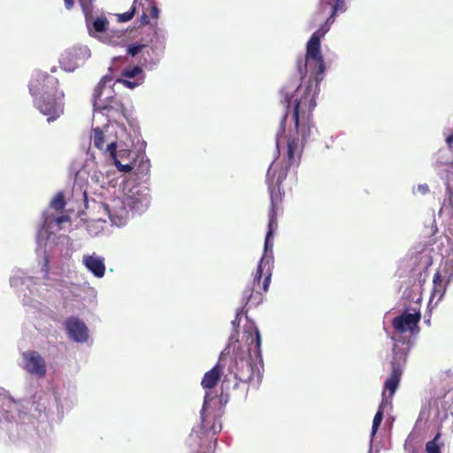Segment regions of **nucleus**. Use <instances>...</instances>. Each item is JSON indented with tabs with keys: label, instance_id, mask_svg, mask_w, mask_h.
<instances>
[{
	"label": "nucleus",
	"instance_id": "nucleus-12",
	"mask_svg": "<svg viewBox=\"0 0 453 453\" xmlns=\"http://www.w3.org/2000/svg\"><path fill=\"white\" fill-rule=\"evenodd\" d=\"M99 209L108 216L113 224L118 226L124 224L127 216V211L122 205L119 206V211H115V206L102 203L99 204Z\"/></svg>",
	"mask_w": 453,
	"mask_h": 453
},
{
	"label": "nucleus",
	"instance_id": "nucleus-43",
	"mask_svg": "<svg viewBox=\"0 0 453 453\" xmlns=\"http://www.w3.org/2000/svg\"><path fill=\"white\" fill-rule=\"evenodd\" d=\"M114 203H121V202H120V201H114Z\"/></svg>",
	"mask_w": 453,
	"mask_h": 453
},
{
	"label": "nucleus",
	"instance_id": "nucleus-32",
	"mask_svg": "<svg viewBox=\"0 0 453 453\" xmlns=\"http://www.w3.org/2000/svg\"><path fill=\"white\" fill-rule=\"evenodd\" d=\"M118 82H120V83L124 84L126 87H127L129 88H134V87L137 86V83L132 82L130 81L124 80V79L118 80Z\"/></svg>",
	"mask_w": 453,
	"mask_h": 453
},
{
	"label": "nucleus",
	"instance_id": "nucleus-35",
	"mask_svg": "<svg viewBox=\"0 0 453 453\" xmlns=\"http://www.w3.org/2000/svg\"><path fill=\"white\" fill-rule=\"evenodd\" d=\"M449 394H452L451 401L449 403L448 409L450 411L451 415L453 416V388L451 392H449Z\"/></svg>",
	"mask_w": 453,
	"mask_h": 453
},
{
	"label": "nucleus",
	"instance_id": "nucleus-40",
	"mask_svg": "<svg viewBox=\"0 0 453 453\" xmlns=\"http://www.w3.org/2000/svg\"><path fill=\"white\" fill-rule=\"evenodd\" d=\"M98 107H99V108H101V109H106V108H107V106H106V105H102V106H99V105H98Z\"/></svg>",
	"mask_w": 453,
	"mask_h": 453
},
{
	"label": "nucleus",
	"instance_id": "nucleus-8",
	"mask_svg": "<svg viewBox=\"0 0 453 453\" xmlns=\"http://www.w3.org/2000/svg\"><path fill=\"white\" fill-rule=\"evenodd\" d=\"M406 309L401 315L392 320V326L399 333L418 334L419 332L418 323L421 319L419 309L413 308L412 312Z\"/></svg>",
	"mask_w": 453,
	"mask_h": 453
},
{
	"label": "nucleus",
	"instance_id": "nucleus-9",
	"mask_svg": "<svg viewBox=\"0 0 453 453\" xmlns=\"http://www.w3.org/2000/svg\"><path fill=\"white\" fill-rule=\"evenodd\" d=\"M66 330L70 338L77 342H85L88 338V327L81 319L76 317L67 319L65 322Z\"/></svg>",
	"mask_w": 453,
	"mask_h": 453
},
{
	"label": "nucleus",
	"instance_id": "nucleus-28",
	"mask_svg": "<svg viewBox=\"0 0 453 453\" xmlns=\"http://www.w3.org/2000/svg\"><path fill=\"white\" fill-rule=\"evenodd\" d=\"M104 88V86H103L101 83H98L97 86L94 89L93 97H94V105L95 106L98 105L97 100L101 96Z\"/></svg>",
	"mask_w": 453,
	"mask_h": 453
},
{
	"label": "nucleus",
	"instance_id": "nucleus-20",
	"mask_svg": "<svg viewBox=\"0 0 453 453\" xmlns=\"http://www.w3.org/2000/svg\"><path fill=\"white\" fill-rule=\"evenodd\" d=\"M91 139L96 148L99 150H104V134L99 127L93 129Z\"/></svg>",
	"mask_w": 453,
	"mask_h": 453
},
{
	"label": "nucleus",
	"instance_id": "nucleus-13",
	"mask_svg": "<svg viewBox=\"0 0 453 453\" xmlns=\"http://www.w3.org/2000/svg\"><path fill=\"white\" fill-rule=\"evenodd\" d=\"M138 0H134V4L137 3ZM145 2L142 4V13L140 18L141 25H148L150 23V18L154 19L156 22L159 18V9L157 7L155 0H144Z\"/></svg>",
	"mask_w": 453,
	"mask_h": 453
},
{
	"label": "nucleus",
	"instance_id": "nucleus-18",
	"mask_svg": "<svg viewBox=\"0 0 453 453\" xmlns=\"http://www.w3.org/2000/svg\"><path fill=\"white\" fill-rule=\"evenodd\" d=\"M200 415H201V424H202V428L204 430V431H211L213 434H216L218 433H219L221 431V424L219 423L217 424L215 421L213 422V424L211 425V426H208L207 423H206V417H205V409H204V406L203 407V409L201 410V412H200Z\"/></svg>",
	"mask_w": 453,
	"mask_h": 453
},
{
	"label": "nucleus",
	"instance_id": "nucleus-24",
	"mask_svg": "<svg viewBox=\"0 0 453 453\" xmlns=\"http://www.w3.org/2000/svg\"><path fill=\"white\" fill-rule=\"evenodd\" d=\"M142 70L140 66L135 65L132 67H127L123 70L122 75L126 78H134L138 74L142 73Z\"/></svg>",
	"mask_w": 453,
	"mask_h": 453
},
{
	"label": "nucleus",
	"instance_id": "nucleus-36",
	"mask_svg": "<svg viewBox=\"0 0 453 453\" xmlns=\"http://www.w3.org/2000/svg\"><path fill=\"white\" fill-rule=\"evenodd\" d=\"M49 264H50L49 257H48V256H45V257H44V271L46 273L49 272Z\"/></svg>",
	"mask_w": 453,
	"mask_h": 453
},
{
	"label": "nucleus",
	"instance_id": "nucleus-4",
	"mask_svg": "<svg viewBox=\"0 0 453 453\" xmlns=\"http://www.w3.org/2000/svg\"><path fill=\"white\" fill-rule=\"evenodd\" d=\"M403 347H399L397 344L394 345L393 348V357L391 360V374L386 380L384 384V389L389 391L390 396H393L395 393L403 374V366L406 363L407 356L409 352V346L406 343Z\"/></svg>",
	"mask_w": 453,
	"mask_h": 453
},
{
	"label": "nucleus",
	"instance_id": "nucleus-30",
	"mask_svg": "<svg viewBox=\"0 0 453 453\" xmlns=\"http://www.w3.org/2000/svg\"><path fill=\"white\" fill-rule=\"evenodd\" d=\"M114 164L117 166L118 170L123 173H129L133 169V166H131L130 165H122L118 159L114 160Z\"/></svg>",
	"mask_w": 453,
	"mask_h": 453
},
{
	"label": "nucleus",
	"instance_id": "nucleus-42",
	"mask_svg": "<svg viewBox=\"0 0 453 453\" xmlns=\"http://www.w3.org/2000/svg\"><path fill=\"white\" fill-rule=\"evenodd\" d=\"M441 164H447L448 162L447 161H441Z\"/></svg>",
	"mask_w": 453,
	"mask_h": 453
},
{
	"label": "nucleus",
	"instance_id": "nucleus-29",
	"mask_svg": "<svg viewBox=\"0 0 453 453\" xmlns=\"http://www.w3.org/2000/svg\"><path fill=\"white\" fill-rule=\"evenodd\" d=\"M105 150L110 154L113 160L117 159V143L115 142H111V143H109Z\"/></svg>",
	"mask_w": 453,
	"mask_h": 453
},
{
	"label": "nucleus",
	"instance_id": "nucleus-34",
	"mask_svg": "<svg viewBox=\"0 0 453 453\" xmlns=\"http://www.w3.org/2000/svg\"><path fill=\"white\" fill-rule=\"evenodd\" d=\"M111 80V78L110 76L105 75V76H104V77L101 79V81H100V82H99V83H101L103 86H105V84H106L108 81H110Z\"/></svg>",
	"mask_w": 453,
	"mask_h": 453
},
{
	"label": "nucleus",
	"instance_id": "nucleus-15",
	"mask_svg": "<svg viewBox=\"0 0 453 453\" xmlns=\"http://www.w3.org/2000/svg\"><path fill=\"white\" fill-rule=\"evenodd\" d=\"M222 372L223 367L219 365V363H217L210 371L205 372L201 382L203 388L205 389L213 388L219 381Z\"/></svg>",
	"mask_w": 453,
	"mask_h": 453
},
{
	"label": "nucleus",
	"instance_id": "nucleus-17",
	"mask_svg": "<svg viewBox=\"0 0 453 453\" xmlns=\"http://www.w3.org/2000/svg\"><path fill=\"white\" fill-rule=\"evenodd\" d=\"M440 212H445L448 215L453 214V188L449 180L446 181V196L440 209Z\"/></svg>",
	"mask_w": 453,
	"mask_h": 453
},
{
	"label": "nucleus",
	"instance_id": "nucleus-1",
	"mask_svg": "<svg viewBox=\"0 0 453 453\" xmlns=\"http://www.w3.org/2000/svg\"><path fill=\"white\" fill-rule=\"evenodd\" d=\"M342 1L337 0L335 4H331L327 0L326 2L320 0L319 10L312 18L314 25L320 22L323 24L308 41L305 57L299 58L296 62L301 79H303L309 72L311 73L307 85L297 86L296 83H288L280 89V102L286 108L280 122V133L285 132L286 120L290 113L295 122V131L290 132L288 136L287 153L284 157L285 165L281 166L273 162L267 170L266 183L271 202L268 226H278L277 212L285 195L280 186L289 169L299 165L304 144L310 136L311 118L316 106V95L326 69L320 50V40L329 31L336 15L346 11V8L342 7Z\"/></svg>",
	"mask_w": 453,
	"mask_h": 453
},
{
	"label": "nucleus",
	"instance_id": "nucleus-41",
	"mask_svg": "<svg viewBox=\"0 0 453 453\" xmlns=\"http://www.w3.org/2000/svg\"><path fill=\"white\" fill-rule=\"evenodd\" d=\"M279 143H280V142H279V139H278L277 142H276L277 148H279Z\"/></svg>",
	"mask_w": 453,
	"mask_h": 453
},
{
	"label": "nucleus",
	"instance_id": "nucleus-5",
	"mask_svg": "<svg viewBox=\"0 0 453 453\" xmlns=\"http://www.w3.org/2000/svg\"><path fill=\"white\" fill-rule=\"evenodd\" d=\"M64 92H57L35 97L34 104L42 114L47 116V121L50 123L64 114Z\"/></svg>",
	"mask_w": 453,
	"mask_h": 453
},
{
	"label": "nucleus",
	"instance_id": "nucleus-16",
	"mask_svg": "<svg viewBox=\"0 0 453 453\" xmlns=\"http://www.w3.org/2000/svg\"><path fill=\"white\" fill-rule=\"evenodd\" d=\"M447 284L443 283L442 277L440 272H436L433 277V291L431 297L433 299L436 298L437 301H440L446 291Z\"/></svg>",
	"mask_w": 453,
	"mask_h": 453
},
{
	"label": "nucleus",
	"instance_id": "nucleus-39",
	"mask_svg": "<svg viewBox=\"0 0 453 453\" xmlns=\"http://www.w3.org/2000/svg\"><path fill=\"white\" fill-rule=\"evenodd\" d=\"M56 71H57V67H55V66H54V67H52V68H51V72H52V73H54V72H56Z\"/></svg>",
	"mask_w": 453,
	"mask_h": 453
},
{
	"label": "nucleus",
	"instance_id": "nucleus-25",
	"mask_svg": "<svg viewBox=\"0 0 453 453\" xmlns=\"http://www.w3.org/2000/svg\"><path fill=\"white\" fill-rule=\"evenodd\" d=\"M79 2L81 5L82 11L86 17V19L88 20V17L91 16L92 12H93L92 1L91 0H79Z\"/></svg>",
	"mask_w": 453,
	"mask_h": 453
},
{
	"label": "nucleus",
	"instance_id": "nucleus-7",
	"mask_svg": "<svg viewBox=\"0 0 453 453\" xmlns=\"http://www.w3.org/2000/svg\"><path fill=\"white\" fill-rule=\"evenodd\" d=\"M22 368L29 375L43 379L47 374V364L43 357L36 350H27L21 354Z\"/></svg>",
	"mask_w": 453,
	"mask_h": 453
},
{
	"label": "nucleus",
	"instance_id": "nucleus-38",
	"mask_svg": "<svg viewBox=\"0 0 453 453\" xmlns=\"http://www.w3.org/2000/svg\"><path fill=\"white\" fill-rule=\"evenodd\" d=\"M67 219L66 217H58L57 218L56 221L58 223V224H61L62 222L65 221Z\"/></svg>",
	"mask_w": 453,
	"mask_h": 453
},
{
	"label": "nucleus",
	"instance_id": "nucleus-27",
	"mask_svg": "<svg viewBox=\"0 0 453 453\" xmlns=\"http://www.w3.org/2000/svg\"><path fill=\"white\" fill-rule=\"evenodd\" d=\"M145 45L143 44H134V45H130L128 48H127V53L130 54L132 57H134L136 56L141 50L142 48H144Z\"/></svg>",
	"mask_w": 453,
	"mask_h": 453
},
{
	"label": "nucleus",
	"instance_id": "nucleus-26",
	"mask_svg": "<svg viewBox=\"0 0 453 453\" xmlns=\"http://www.w3.org/2000/svg\"><path fill=\"white\" fill-rule=\"evenodd\" d=\"M135 12H136V7L134 5H133L128 12H124L122 14H119V20L120 22H127V21L131 20L134 18Z\"/></svg>",
	"mask_w": 453,
	"mask_h": 453
},
{
	"label": "nucleus",
	"instance_id": "nucleus-21",
	"mask_svg": "<svg viewBox=\"0 0 453 453\" xmlns=\"http://www.w3.org/2000/svg\"><path fill=\"white\" fill-rule=\"evenodd\" d=\"M441 438V434L438 433L433 440L429 441L426 444V453H441V446L439 444V440Z\"/></svg>",
	"mask_w": 453,
	"mask_h": 453
},
{
	"label": "nucleus",
	"instance_id": "nucleus-23",
	"mask_svg": "<svg viewBox=\"0 0 453 453\" xmlns=\"http://www.w3.org/2000/svg\"><path fill=\"white\" fill-rule=\"evenodd\" d=\"M108 25L109 21L105 17L96 19L92 24L94 30L98 33L106 31Z\"/></svg>",
	"mask_w": 453,
	"mask_h": 453
},
{
	"label": "nucleus",
	"instance_id": "nucleus-37",
	"mask_svg": "<svg viewBox=\"0 0 453 453\" xmlns=\"http://www.w3.org/2000/svg\"><path fill=\"white\" fill-rule=\"evenodd\" d=\"M323 1H324V2H326V0H323ZM327 1H328L331 4H335V3L337 2V0H327ZM342 7H343V8H346V5H345V2H346V0H342Z\"/></svg>",
	"mask_w": 453,
	"mask_h": 453
},
{
	"label": "nucleus",
	"instance_id": "nucleus-22",
	"mask_svg": "<svg viewBox=\"0 0 453 453\" xmlns=\"http://www.w3.org/2000/svg\"><path fill=\"white\" fill-rule=\"evenodd\" d=\"M65 199L63 193H58L56 196L53 198V200L50 203V205L53 209H55L58 211H61L64 210L65 206Z\"/></svg>",
	"mask_w": 453,
	"mask_h": 453
},
{
	"label": "nucleus",
	"instance_id": "nucleus-33",
	"mask_svg": "<svg viewBox=\"0 0 453 453\" xmlns=\"http://www.w3.org/2000/svg\"><path fill=\"white\" fill-rule=\"evenodd\" d=\"M64 2L67 10H71L74 6V0H64Z\"/></svg>",
	"mask_w": 453,
	"mask_h": 453
},
{
	"label": "nucleus",
	"instance_id": "nucleus-10",
	"mask_svg": "<svg viewBox=\"0 0 453 453\" xmlns=\"http://www.w3.org/2000/svg\"><path fill=\"white\" fill-rule=\"evenodd\" d=\"M81 49L71 48L62 54L60 65L64 70L68 72L74 71L80 65Z\"/></svg>",
	"mask_w": 453,
	"mask_h": 453
},
{
	"label": "nucleus",
	"instance_id": "nucleus-31",
	"mask_svg": "<svg viewBox=\"0 0 453 453\" xmlns=\"http://www.w3.org/2000/svg\"><path fill=\"white\" fill-rule=\"evenodd\" d=\"M417 191L422 195H426L429 192V187L427 184H419L417 187Z\"/></svg>",
	"mask_w": 453,
	"mask_h": 453
},
{
	"label": "nucleus",
	"instance_id": "nucleus-14",
	"mask_svg": "<svg viewBox=\"0 0 453 453\" xmlns=\"http://www.w3.org/2000/svg\"><path fill=\"white\" fill-rule=\"evenodd\" d=\"M51 396L46 392H36L33 396L32 408L40 417L42 414H46L50 409Z\"/></svg>",
	"mask_w": 453,
	"mask_h": 453
},
{
	"label": "nucleus",
	"instance_id": "nucleus-6",
	"mask_svg": "<svg viewBox=\"0 0 453 453\" xmlns=\"http://www.w3.org/2000/svg\"><path fill=\"white\" fill-rule=\"evenodd\" d=\"M58 79L43 72H36L29 83V91L34 97L63 92L58 89Z\"/></svg>",
	"mask_w": 453,
	"mask_h": 453
},
{
	"label": "nucleus",
	"instance_id": "nucleus-19",
	"mask_svg": "<svg viewBox=\"0 0 453 453\" xmlns=\"http://www.w3.org/2000/svg\"><path fill=\"white\" fill-rule=\"evenodd\" d=\"M383 414H384V399H382V401L379 406V410L377 411V412L373 418V420H372V434H375L376 432L378 431V429L382 422V419H383Z\"/></svg>",
	"mask_w": 453,
	"mask_h": 453
},
{
	"label": "nucleus",
	"instance_id": "nucleus-11",
	"mask_svg": "<svg viewBox=\"0 0 453 453\" xmlns=\"http://www.w3.org/2000/svg\"><path fill=\"white\" fill-rule=\"evenodd\" d=\"M83 264L96 277L102 278L105 273V265L104 258L93 255H85Z\"/></svg>",
	"mask_w": 453,
	"mask_h": 453
},
{
	"label": "nucleus",
	"instance_id": "nucleus-3",
	"mask_svg": "<svg viewBox=\"0 0 453 453\" xmlns=\"http://www.w3.org/2000/svg\"><path fill=\"white\" fill-rule=\"evenodd\" d=\"M271 277L272 272L270 262L263 257L259 261L252 280L246 286L242 294L241 303L242 306L237 311L235 318L232 321L233 326H239L241 315L244 312L248 304L257 306L262 303L264 293L268 291L271 283Z\"/></svg>",
	"mask_w": 453,
	"mask_h": 453
},
{
	"label": "nucleus",
	"instance_id": "nucleus-2",
	"mask_svg": "<svg viewBox=\"0 0 453 453\" xmlns=\"http://www.w3.org/2000/svg\"><path fill=\"white\" fill-rule=\"evenodd\" d=\"M244 337L247 356L236 357L230 366V372L240 382L257 387L262 380L261 369L263 368L260 332L256 326L252 325L244 330Z\"/></svg>",
	"mask_w": 453,
	"mask_h": 453
}]
</instances>
